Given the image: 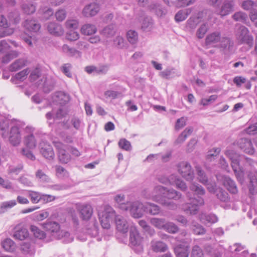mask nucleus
I'll return each instance as SVG.
<instances>
[{
	"instance_id": "obj_36",
	"label": "nucleus",
	"mask_w": 257,
	"mask_h": 257,
	"mask_svg": "<svg viewBox=\"0 0 257 257\" xmlns=\"http://www.w3.org/2000/svg\"><path fill=\"white\" fill-rule=\"evenodd\" d=\"M160 75L163 78L170 79L179 76L175 68L167 69L160 73Z\"/></svg>"
},
{
	"instance_id": "obj_40",
	"label": "nucleus",
	"mask_w": 257,
	"mask_h": 257,
	"mask_svg": "<svg viewBox=\"0 0 257 257\" xmlns=\"http://www.w3.org/2000/svg\"><path fill=\"white\" fill-rule=\"evenodd\" d=\"M166 220L163 218H152L150 220V223L152 225L159 229H164L166 224Z\"/></svg>"
},
{
	"instance_id": "obj_18",
	"label": "nucleus",
	"mask_w": 257,
	"mask_h": 257,
	"mask_svg": "<svg viewBox=\"0 0 257 257\" xmlns=\"http://www.w3.org/2000/svg\"><path fill=\"white\" fill-rule=\"evenodd\" d=\"M238 145L240 149L245 153L249 155L254 153V150L250 140L245 138L241 139L239 141Z\"/></svg>"
},
{
	"instance_id": "obj_32",
	"label": "nucleus",
	"mask_w": 257,
	"mask_h": 257,
	"mask_svg": "<svg viewBox=\"0 0 257 257\" xmlns=\"http://www.w3.org/2000/svg\"><path fill=\"white\" fill-rule=\"evenodd\" d=\"M57 238L63 239V242L66 243L71 242L74 239V237L70 233L65 230H61L58 232Z\"/></svg>"
},
{
	"instance_id": "obj_17",
	"label": "nucleus",
	"mask_w": 257,
	"mask_h": 257,
	"mask_svg": "<svg viewBox=\"0 0 257 257\" xmlns=\"http://www.w3.org/2000/svg\"><path fill=\"white\" fill-rule=\"evenodd\" d=\"M114 217L117 230L123 233L126 232L128 228L126 220L120 215H115Z\"/></svg>"
},
{
	"instance_id": "obj_38",
	"label": "nucleus",
	"mask_w": 257,
	"mask_h": 257,
	"mask_svg": "<svg viewBox=\"0 0 257 257\" xmlns=\"http://www.w3.org/2000/svg\"><path fill=\"white\" fill-rule=\"evenodd\" d=\"M200 22V17L199 16L191 17L187 22L186 28L191 30H194Z\"/></svg>"
},
{
	"instance_id": "obj_62",
	"label": "nucleus",
	"mask_w": 257,
	"mask_h": 257,
	"mask_svg": "<svg viewBox=\"0 0 257 257\" xmlns=\"http://www.w3.org/2000/svg\"><path fill=\"white\" fill-rule=\"evenodd\" d=\"M30 73L29 79L31 82L35 81L40 77L41 74L40 69L38 68H35Z\"/></svg>"
},
{
	"instance_id": "obj_64",
	"label": "nucleus",
	"mask_w": 257,
	"mask_h": 257,
	"mask_svg": "<svg viewBox=\"0 0 257 257\" xmlns=\"http://www.w3.org/2000/svg\"><path fill=\"white\" fill-rule=\"evenodd\" d=\"M191 257H204L203 251L198 245L193 247Z\"/></svg>"
},
{
	"instance_id": "obj_58",
	"label": "nucleus",
	"mask_w": 257,
	"mask_h": 257,
	"mask_svg": "<svg viewBox=\"0 0 257 257\" xmlns=\"http://www.w3.org/2000/svg\"><path fill=\"white\" fill-rule=\"evenodd\" d=\"M16 200H13L2 203L0 208V212L3 213L8 208H11L16 205Z\"/></svg>"
},
{
	"instance_id": "obj_51",
	"label": "nucleus",
	"mask_w": 257,
	"mask_h": 257,
	"mask_svg": "<svg viewBox=\"0 0 257 257\" xmlns=\"http://www.w3.org/2000/svg\"><path fill=\"white\" fill-rule=\"evenodd\" d=\"M172 185H175L178 189L183 191H186L187 188L186 183L176 175H175V178H174V182L172 183Z\"/></svg>"
},
{
	"instance_id": "obj_45",
	"label": "nucleus",
	"mask_w": 257,
	"mask_h": 257,
	"mask_svg": "<svg viewBox=\"0 0 257 257\" xmlns=\"http://www.w3.org/2000/svg\"><path fill=\"white\" fill-rule=\"evenodd\" d=\"M36 178L41 182L48 183L50 182V178L42 170L38 169L35 173Z\"/></svg>"
},
{
	"instance_id": "obj_8",
	"label": "nucleus",
	"mask_w": 257,
	"mask_h": 257,
	"mask_svg": "<svg viewBox=\"0 0 257 257\" xmlns=\"http://www.w3.org/2000/svg\"><path fill=\"white\" fill-rule=\"evenodd\" d=\"M179 173L187 181H192L194 177L193 170L190 164L187 162H181L177 165Z\"/></svg>"
},
{
	"instance_id": "obj_56",
	"label": "nucleus",
	"mask_w": 257,
	"mask_h": 257,
	"mask_svg": "<svg viewBox=\"0 0 257 257\" xmlns=\"http://www.w3.org/2000/svg\"><path fill=\"white\" fill-rule=\"evenodd\" d=\"M175 178V175L172 174L169 178L165 176H160L158 177V180L161 183L165 185L171 184L174 182V178Z\"/></svg>"
},
{
	"instance_id": "obj_52",
	"label": "nucleus",
	"mask_w": 257,
	"mask_h": 257,
	"mask_svg": "<svg viewBox=\"0 0 257 257\" xmlns=\"http://www.w3.org/2000/svg\"><path fill=\"white\" fill-rule=\"evenodd\" d=\"M151 7L158 17H163L166 14V11L159 4H153Z\"/></svg>"
},
{
	"instance_id": "obj_23",
	"label": "nucleus",
	"mask_w": 257,
	"mask_h": 257,
	"mask_svg": "<svg viewBox=\"0 0 257 257\" xmlns=\"http://www.w3.org/2000/svg\"><path fill=\"white\" fill-rule=\"evenodd\" d=\"M28 61L24 58H20L15 60L10 66L9 69L11 72L17 71L27 66Z\"/></svg>"
},
{
	"instance_id": "obj_37",
	"label": "nucleus",
	"mask_w": 257,
	"mask_h": 257,
	"mask_svg": "<svg viewBox=\"0 0 257 257\" xmlns=\"http://www.w3.org/2000/svg\"><path fill=\"white\" fill-rule=\"evenodd\" d=\"M81 31L85 35H91L96 32L97 29L95 25L87 24L82 27Z\"/></svg>"
},
{
	"instance_id": "obj_26",
	"label": "nucleus",
	"mask_w": 257,
	"mask_h": 257,
	"mask_svg": "<svg viewBox=\"0 0 257 257\" xmlns=\"http://www.w3.org/2000/svg\"><path fill=\"white\" fill-rule=\"evenodd\" d=\"M116 31V26L111 24L104 27L100 32V34L106 38H111L114 36Z\"/></svg>"
},
{
	"instance_id": "obj_61",
	"label": "nucleus",
	"mask_w": 257,
	"mask_h": 257,
	"mask_svg": "<svg viewBox=\"0 0 257 257\" xmlns=\"http://www.w3.org/2000/svg\"><path fill=\"white\" fill-rule=\"evenodd\" d=\"M25 142L27 146L30 149H34L36 146V141L33 135H30L26 137Z\"/></svg>"
},
{
	"instance_id": "obj_43",
	"label": "nucleus",
	"mask_w": 257,
	"mask_h": 257,
	"mask_svg": "<svg viewBox=\"0 0 257 257\" xmlns=\"http://www.w3.org/2000/svg\"><path fill=\"white\" fill-rule=\"evenodd\" d=\"M20 55V53L17 51H11L5 55L2 59V62L3 64H8L12 59L18 57Z\"/></svg>"
},
{
	"instance_id": "obj_24",
	"label": "nucleus",
	"mask_w": 257,
	"mask_h": 257,
	"mask_svg": "<svg viewBox=\"0 0 257 257\" xmlns=\"http://www.w3.org/2000/svg\"><path fill=\"white\" fill-rule=\"evenodd\" d=\"M176 257H188L189 247L187 245L179 244L174 248Z\"/></svg>"
},
{
	"instance_id": "obj_14",
	"label": "nucleus",
	"mask_w": 257,
	"mask_h": 257,
	"mask_svg": "<svg viewBox=\"0 0 257 257\" xmlns=\"http://www.w3.org/2000/svg\"><path fill=\"white\" fill-rule=\"evenodd\" d=\"M234 4L231 1H224L220 8L216 12V14L221 17L229 15L234 10Z\"/></svg>"
},
{
	"instance_id": "obj_41",
	"label": "nucleus",
	"mask_w": 257,
	"mask_h": 257,
	"mask_svg": "<svg viewBox=\"0 0 257 257\" xmlns=\"http://www.w3.org/2000/svg\"><path fill=\"white\" fill-rule=\"evenodd\" d=\"M2 245L4 249L9 252H13L16 249L15 242L10 238H7L2 242Z\"/></svg>"
},
{
	"instance_id": "obj_60",
	"label": "nucleus",
	"mask_w": 257,
	"mask_h": 257,
	"mask_svg": "<svg viewBox=\"0 0 257 257\" xmlns=\"http://www.w3.org/2000/svg\"><path fill=\"white\" fill-rule=\"evenodd\" d=\"M153 26L152 20L150 18H145L142 24V29L145 31H149Z\"/></svg>"
},
{
	"instance_id": "obj_49",
	"label": "nucleus",
	"mask_w": 257,
	"mask_h": 257,
	"mask_svg": "<svg viewBox=\"0 0 257 257\" xmlns=\"http://www.w3.org/2000/svg\"><path fill=\"white\" fill-rule=\"evenodd\" d=\"M28 197L34 204H37L41 201V193L37 191H29Z\"/></svg>"
},
{
	"instance_id": "obj_13",
	"label": "nucleus",
	"mask_w": 257,
	"mask_h": 257,
	"mask_svg": "<svg viewBox=\"0 0 257 257\" xmlns=\"http://www.w3.org/2000/svg\"><path fill=\"white\" fill-rule=\"evenodd\" d=\"M234 46L233 41L228 37H222L221 41L217 46L224 53L230 52L232 51Z\"/></svg>"
},
{
	"instance_id": "obj_21",
	"label": "nucleus",
	"mask_w": 257,
	"mask_h": 257,
	"mask_svg": "<svg viewBox=\"0 0 257 257\" xmlns=\"http://www.w3.org/2000/svg\"><path fill=\"white\" fill-rule=\"evenodd\" d=\"M222 183L227 189L232 194H236L238 190L235 183L229 177H222Z\"/></svg>"
},
{
	"instance_id": "obj_25",
	"label": "nucleus",
	"mask_w": 257,
	"mask_h": 257,
	"mask_svg": "<svg viewBox=\"0 0 257 257\" xmlns=\"http://www.w3.org/2000/svg\"><path fill=\"white\" fill-rule=\"evenodd\" d=\"M15 231L13 237L18 240H24L29 235V233L27 229L22 228L20 226H17L15 228Z\"/></svg>"
},
{
	"instance_id": "obj_59",
	"label": "nucleus",
	"mask_w": 257,
	"mask_h": 257,
	"mask_svg": "<svg viewBox=\"0 0 257 257\" xmlns=\"http://www.w3.org/2000/svg\"><path fill=\"white\" fill-rule=\"evenodd\" d=\"M190 189L199 195H203L205 193L204 189L201 185L197 184H192L190 186Z\"/></svg>"
},
{
	"instance_id": "obj_30",
	"label": "nucleus",
	"mask_w": 257,
	"mask_h": 257,
	"mask_svg": "<svg viewBox=\"0 0 257 257\" xmlns=\"http://www.w3.org/2000/svg\"><path fill=\"white\" fill-rule=\"evenodd\" d=\"M193 131V128L192 127H188L186 128L178 136L177 139L176 140L175 143L176 144L183 143L187 139V138L191 135Z\"/></svg>"
},
{
	"instance_id": "obj_47",
	"label": "nucleus",
	"mask_w": 257,
	"mask_h": 257,
	"mask_svg": "<svg viewBox=\"0 0 257 257\" xmlns=\"http://www.w3.org/2000/svg\"><path fill=\"white\" fill-rule=\"evenodd\" d=\"M58 158L61 163L66 164L70 161L71 156L65 150H61L58 153Z\"/></svg>"
},
{
	"instance_id": "obj_28",
	"label": "nucleus",
	"mask_w": 257,
	"mask_h": 257,
	"mask_svg": "<svg viewBox=\"0 0 257 257\" xmlns=\"http://www.w3.org/2000/svg\"><path fill=\"white\" fill-rule=\"evenodd\" d=\"M54 99L57 103L63 105L69 101L70 97L69 95L65 92L59 91L56 93Z\"/></svg>"
},
{
	"instance_id": "obj_10",
	"label": "nucleus",
	"mask_w": 257,
	"mask_h": 257,
	"mask_svg": "<svg viewBox=\"0 0 257 257\" xmlns=\"http://www.w3.org/2000/svg\"><path fill=\"white\" fill-rule=\"evenodd\" d=\"M76 206L82 220L87 221L90 219L93 214V208L90 204L78 203Z\"/></svg>"
},
{
	"instance_id": "obj_1",
	"label": "nucleus",
	"mask_w": 257,
	"mask_h": 257,
	"mask_svg": "<svg viewBox=\"0 0 257 257\" xmlns=\"http://www.w3.org/2000/svg\"><path fill=\"white\" fill-rule=\"evenodd\" d=\"M153 193L154 194L152 195V198L154 201L172 210L175 209L177 208V205L170 200H177L182 197L180 192L161 185L157 186L154 188Z\"/></svg>"
},
{
	"instance_id": "obj_9",
	"label": "nucleus",
	"mask_w": 257,
	"mask_h": 257,
	"mask_svg": "<svg viewBox=\"0 0 257 257\" xmlns=\"http://www.w3.org/2000/svg\"><path fill=\"white\" fill-rule=\"evenodd\" d=\"M146 203L143 204L139 201L131 202L130 210L131 215L134 218H139L143 216L146 212Z\"/></svg>"
},
{
	"instance_id": "obj_55",
	"label": "nucleus",
	"mask_w": 257,
	"mask_h": 257,
	"mask_svg": "<svg viewBox=\"0 0 257 257\" xmlns=\"http://www.w3.org/2000/svg\"><path fill=\"white\" fill-rule=\"evenodd\" d=\"M208 30V27L207 24H202L196 32V36L198 39H202L204 37L205 34Z\"/></svg>"
},
{
	"instance_id": "obj_4",
	"label": "nucleus",
	"mask_w": 257,
	"mask_h": 257,
	"mask_svg": "<svg viewBox=\"0 0 257 257\" xmlns=\"http://www.w3.org/2000/svg\"><path fill=\"white\" fill-rule=\"evenodd\" d=\"M235 38L238 44H245L249 48L253 45V37L250 34L248 29L244 26H239L235 33Z\"/></svg>"
},
{
	"instance_id": "obj_29",
	"label": "nucleus",
	"mask_w": 257,
	"mask_h": 257,
	"mask_svg": "<svg viewBox=\"0 0 257 257\" xmlns=\"http://www.w3.org/2000/svg\"><path fill=\"white\" fill-rule=\"evenodd\" d=\"M253 175H254L253 172H249L248 175L249 179L248 189L250 193L252 195L257 193V181Z\"/></svg>"
},
{
	"instance_id": "obj_35",
	"label": "nucleus",
	"mask_w": 257,
	"mask_h": 257,
	"mask_svg": "<svg viewBox=\"0 0 257 257\" xmlns=\"http://www.w3.org/2000/svg\"><path fill=\"white\" fill-rule=\"evenodd\" d=\"M190 9L179 11L175 16V20L177 22H180L185 20L188 16L191 13Z\"/></svg>"
},
{
	"instance_id": "obj_46",
	"label": "nucleus",
	"mask_w": 257,
	"mask_h": 257,
	"mask_svg": "<svg viewBox=\"0 0 257 257\" xmlns=\"http://www.w3.org/2000/svg\"><path fill=\"white\" fill-rule=\"evenodd\" d=\"M30 70L29 68H27L17 73L15 75L14 77L11 79V80L13 81L14 79H15L18 80L23 81L27 78V76L30 73Z\"/></svg>"
},
{
	"instance_id": "obj_53",
	"label": "nucleus",
	"mask_w": 257,
	"mask_h": 257,
	"mask_svg": "<svg viewBox=\"0 0 257 257\" xmlns=\"http://www.w3.org/2000/svg\"><path fill=\"white\" fill-rule=\"evenodd\" d=\"M196 171L198 181L203 184L207 183L208 178L204 172L199 167H196Z\"/></svg>"
},
{
	"instance_id": "obj_19",
	"label": "nucleus",
	"mask_w": 257,
	"mask_h": 257,
	"mask_svg": "<svg viewBox=\"0 0 257 257\" xmlns=\"http://www.w3.org/2000/svg\"><path fill=\"white\" fill-rule=\"evenodd\" d=\"M114 200L120 209L127 211L130 208L131 202L125 201V196L123 194H117L114 196Z\"/></svg>"
},
{
	"instance_id": "obj_5",
	"label": "nucleus",
	"mask_w": 257,
	"mask_h": 257,
	"mask_svg": "<svg viewBox=\"0 0 257 257\" xmlns=\"http://www.w3.org/2000/svg\"><path fill=\"white\" fill-rule=\"evenodd\" d=\"M143 241L144 237L141 235L137 228L131 226L130 230V244L137 253L143 251Z\"/></svg>"
},
{
	"instance_id": "obj_57",
	"label": "nucleus",
	"mask_w": 257,
	"mask_h": 257,
	"mask_svg": "<svg viewBox=\"0 0 257 257\" xmlns=\"http://www.w3.org/2000/svg\"><path fill=\"white\" fill-rule=\"evenodd\" d=\"M127 39L129 42L132 44H136L138 41V34L133 30H130L127 33Z\"/></svg>"
},
{
	"instance_id": "obj_63",
	"label": "nucleus",
	"mask_w": 257,
	"mask_h": 257,
	"mask_svg": "<svg viewBox=\"0 0 257 257\" xmlns=\"http://www.w3.org/2000/svg\"><path fill=\"white\" fill-rule=\"evenodd\" d=\"M72 66L70 63H66L64 64L61 67V71L68 77L71 78L72 77L70 70Z\"/></svg>"
},
{
	"instance_id": "obj_20",
	"label": "nucleus",
	"mask_w": 257,
	"mask_h": 257,
	"mask_svg": "<svg viewBox=\"0 0 257 257\" xmlns=\"http://www.w3.org/2000/svg\"><path fill=\"white\" fill-rule=\"evenodd\" d=\"M150 244L152 250L155 252H165L168 249L167 245L160 240L153 239Z\"/></svg>"
},
{
	"instance_id": "obj_31",
	"label": "nucleus",
	"mask_w": 257,
	"mask_h": 257,
	"mask_svg": "<svg viewBox=\"0 0 257 257\" xmlns=\"http://www.w3.org/2000/svg\"><path fill=\"white\" fill-rule=\"evenodd\" d=\"M62 51L64 53L70 57H80L81 53L75 48H71L68 45L65 44L62 47Z\"/></svg>"
},
{
	"instance_id": "obj_12",
	"label": "nucleus",
	"mask_w": 257,
	"mask_h": 257,
	"mask_svg": "<svg viewBox=\"0 0 257 257\" xmlns=\"http://www.w3.org/2000/svg\"><path fill=\"white\" fill-rule=\"evenodd\" d=\"M100 10V5L96 2L86 5L82 11V14L85 17H92L96 15Z\"/></svg>"
},
{
	"instance_id": "obj_15",
	"label": "nucleus",
	"mask_w": 257,
	"mask_h": 257,
	"mask_svg": "<svg viewBox=\"0 0 257 257\" xmlns=\"http://www.w3.org/2000/svg\"><path fill=\"white\" fill-rule=\"evenodd\" d=\"M24 27L31 32H37L40 28V24L34 19H27L23 23Z\"/></svg>"
},
{
	"instance_id": "obj_27",
	"label": "nucleus",
	"mask_w": 257,
	"mask_h": 257,
	"mask_svg": "<svg viewBox=\"0 0 257 257\" xmlns=\"http://www.w3.org/2000/svg\"><path fill=\"white\" fill-rule=\"evenodd\" d=\"M43 226L46 230L50 231L52 233H57L60 230V224L55 221H49L43 224Z\"/></svg>"
},
{
	"instance_id": "obj_3",
	"label": "nucleus",
	"mask_w": 257,
	"mask_h": 257,
	"mask_svg": "<svg viewBox=\"0 0 257 257\" xmlns=\"http://www.w3.org/2000/svg\"><path fill=\"white\" fill-rule=\"evenodd\" d=\"M186 197L190 201L182 204V209L186 213L190 215H195L199 211L200 207L204 205V200L203 198L197 196L193 197L190 192H187L186 194Z\"/></svg>"
},
{
	"instance_id": "obj_34",
	"label": "nucleus",
	"mask_w": 257,
	"mask_h": 257,
	"mask_svg": "<svg viewBox=\"0 0 257 257\" xmlns=\"http://www.w3.org/2000/svg\"><path fill=\"white\" fill-rule=\"evenodd\" d=\"M146 212L151 215H155L159 214L160 207L154 203H146Z\"/></svg>"
},
{
	"instance_id": "obj_7",
	"label": "nucleus",
	"mask_w": 257,
	"mask_h": 257,
	"mask_svg": "<svg viewBox=\"0 0 257 257\" xmlns=\"http://www.w3.org/2000/svg\"><path fill=\"white\" fill-rule=\"evenodd\" d=\"M225 154L231 161V167L235 174L237 179L240 183H242L244 180L243 172L239 167V160L238 155L232 150H227Z\"/></svg>"
},
{
	"instance_id": "obj_48",
	"label": "nucleus",
	"mask_w": 257,
	"mask_h": 257,
	"mask_svg": "<svg viewBox=\"0 0 257 257\" xmlns=\"http://www.w3.org/2000/svg\"><path fill=\"white\" fill-rule=\"evenodd\" d=\"M164 230L168 233L175 234L179 231V228L173 222H166Z\"/></svg>"
},
{
	"instance_id": "obj_11",
	"label": "nucleus",
	"mask_w": 257,
	"mask_h": 257,
	"mask_svg": "<svg viewBox=\"0 0 257 257\" xmlns=\"http://www.w3.org/2000/svg\"><path fill=\"white\" fill-rule=\"evenodd\" d=\"M221 37V33L219 31L211 33L206 36L205 44L208 46L217 48Z\"/></svg>"
},
{
	"instance_id": "obj_16",
	"label": "nucleus",
	"mask_w": 257,
	"mask_h": 257,
	"mask_svg": "<svg viewBox=\"0 0 257 257\" xmlns=\"http://www.w3.org/2000/svg\"><path fill=\"white\" fill-rule=\"evenodd\" d=\"M40 152L47 159H53L54 157V153L52 147L44 142L40 144Z\"/></svg>"
},
{
	"instance_id": "obj_33",
	"label": "nucleus",
	"mask_w": 257,
	"mask_h": 257,
	"mask_svg": "<svg viewBox=\"0 0 257 257\" xmlns=\"http://www.w3.org/2000/svg\"><path fill=\"white\" fill-rule=\"evenodd\" d=\"M200 219L204 223H214L217 222L218 220L217 216L211 213L209 214L202 213L200 215Z\"/></svg>"
},
{
	"instance_id": "obj_44",
	"label": "nucleus",
	"mask_w": 257,
	"mask_h": 257,
	"mask_svg": "<svg viewBox=\"0 0 257 257\" xmlns=\"http://www.w3.org/2000/svg\"><path fill=\"white\" fill-rule=\"evenodd\" d=\"M191 229L193 232L196 235H203L205 233V229L200 224L192 221L191 225Z\"/></svg>"
},
{
	"instance_id": "obj_39",
	"label": "nucleus",
	"mask_w": 257,
	"mask_h": 257,
	"mask_svg": "<svg viewBox=\"0 0 257 257\" xmlns=\"http://www.w3.org/2000/svg\"><path fill=\"white\" fill-rule=\"evenodd\" d=\"M36 5L31 2L28 3H24L22 5V9L24 13L27 15H31L34 13L36 11Z\"/></svg>"
},
{
	"instance_id": "obj_2",
	"label": "nucleus",
	"mask_w": 257,
	"mask_h": 257,
	"mask_svg": "<svg viewBox=\"0 0 257 257\" xmlns=\"http://www.w3.org/2000/svg\"><path fill=\"white\" fill-rule=\"evenodd\" d=\"M4 123H6L5 129H8L10 125L11 130L9 137L8 134L5 132L2 133V137L4 139L9 138L10 143L14 146L19 145L21 141L20 128L24 125L23 123L16 119L6 120Z\"/></svg>"
},
{
	"instance_id": "obj_22",
	"label": "nucleus",
	"mask_w": 257,
	"mask_h": 257,
	"mask_svg": "<svg viewBox=\"0 0 257 257\" xmlns=\"http://www.w3.org/2000/svg\"><path fill=\"white\" fill-rule=\"evenodd\" d=\"M47 29L51 34L56 36H60L64 34V30L61 25L55 23H48Z\"/></svg>"
},
{
	"instance_id": "obj_42",
	"label": "nucleus",
	"mask_w": 257,
	"mask_h": 257,
	"mask_svg": "<svg viewBox=\"0 0 257 257\" xmlns=\"http://www.w3.org/2000/svg\"><path fill=\"white\" fill-rule=\"evenodd\" d=\"M217 198L221 201L226 202L229 200L228 194L222 188L218 187L215 193Z\"/></svg>"
},
{
	"instance_id": "obj_54",
	"label": "nucleus",
	"mask_w": 257,
	"mask_h": 257,
	"mask_svg": "<svg viewBox=\"0 0 257 257\" xmlns=\"http://www.w3.org/2000/svg\"><path fill=\"white\" fill-rule=\"evenodd\" d=\"M118 145L119 148L126 151H130L132 150L131 143L125 139H120Z\"/></svg>"
},
{
	"instance_id": "obj_6",
	"label": "nucleus",
	"mask_w": 257,
	"mask_h": 257,
	"mask_svg": "<svg viewBox=\"0 0 257 257\" xmlns=\"http://www.w3.org/2000/svg\"><path fill=\"white\" fill-rule=\"evenodd\" d=\"M98 216L102 227L108 229L110 227V222L115 216V212L111 207L105 206L103 211L98 212Z\"/></svg>"
},
{
	"instance_id": "obj_50",
	"label": "nucleus",
	"mask_w": 257,
	"mask_h": 257,
	"mask_svg": "<svg viewBox=\"0 0 257 257\" xmlns=\"http://www.w3.org/2000/svg\"><path fill=\"white\" fill-rule=\"evenodd\" d=\"M31 231L34 234V235L39 239H42L45 237V233L40 229L38 227L35 225H31L30 227Z\"/></svg>"
}]
</instances>
